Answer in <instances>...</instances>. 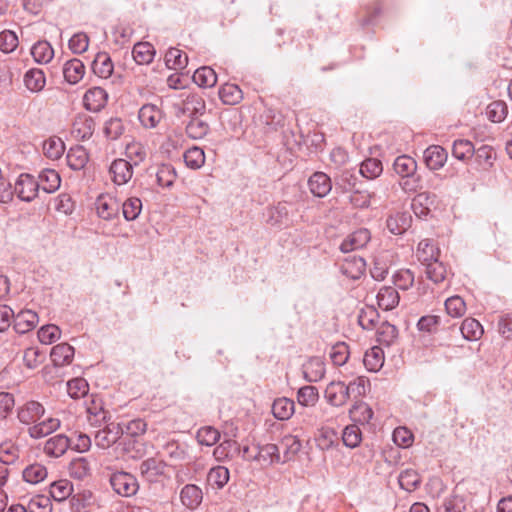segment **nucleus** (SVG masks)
Segmentation results:
<instances>
[{
	"label": "nucleus",
	"instance_id": "nucleus-1",
	"mask_svg": "<svg viewBox=\"0 0 512 512\" xmlns=\"http://www.w3.org/2000/svg\"><path fill=\"white\" fill-rule=\"evenodd\" d=\"M44 414V406L34 400L27 401L17 409L19 422L29 426L28 433L34 439L45 437L60 427V420L57 418L49 417L41 421Z\"/></svg>",
	"mask_w": 512,
	"mask_h": 512
},
{
	"label": "nucleus",
	"instance_id": "nucleus-2",
	"mask_svg": "<svg viewBox=\"0 0 512 512\" xmlns=\"http://www.w3.org/2000/svg\"><path fill=\"white\" fill-rule=\"evenodd\" d=\"M38 190L39 183L30 174H21L15 183V193L22 201H32L37 196Z\"/></svg>",
	"mask_w": 512,
	"mask_h": 512
},
{
	"label": "nucleus",
	"instance_id": "nucleus-3",
	"mask_svg": "<svg viewBox=\"0 0 512 512\" xmlns=\"http://www.w3.org/2000/svg\"><path fill=\"white\" fill-rule=\"evenodd\" d=\"M122 433L123 430L120 424L109 423L103 429L96 432L94 442L99 448L107 449L117 442Z\"/></svg>",
	"mask_w": 512,
	"mask_h": 512
},
{
	"label": "nucleus",
	"instance_id": "nucleus-4",
	"mask_svg": "<svg viewBox=\"0 0 512 512\" xmlns=\"http://www.w3.org/2000/svg\"><path fill=\"white\" fill-rule=\"evenodd\" d=\"M108 93L101 87L88 89L83 97L84 107L91 112L101 111L107 104Z\"/></svg>",
	"mask_w": 512,
	"mask_h": 512
},
{
	"label": "nucleus",
	"instance_id": "nucleus-5",
	"mask_svg": "<svg viewBox=\"0 0 512 512\" xmlns=\"http://www.w3.org/2000/svg\"><path fill=\"white\" fill-rule=\"evenodd\" d=\"M371 239L370 231L366 228H361L349 234L341 243L340 250L343 253H348L354 250L361 249L367 245Z\"/></svg>",
	"mask_w": 512,
	"mask_h": 512
},
{
	"label": "nucleus",
	"instance_id": "nucleus-6",
	"mask_svg": "<svg viewBox=\"0 0 512 512\" xmlns=\"http://www.w3.org/2000/svg\"><path fill=\"white\" fill-rule=\"evenodd\" d=\"M325 398L332 406H343L350 398L349 388L343 382H331L325 389Z\"/></svg>",
	"mask_w": 512,
	"mask_h": 512
},
{
	"label": "nucleus",
	"instance_id": "nucleus-7",
	"mask_svg": "<svg viewBox=\"0 0 512 512\" xmlns=\"http://www.w3.org/2000/svg\"><path fill=\"white\" fill-rule=\"evenodd\" d=\"M96 210L104 220H111L119 213L120 203L116 198L109 195H100L96 200Z\"/></svg>",
	"mask_w": 512,
	"mask_h": 512
},
{
	"label": "nucleus",
	"instance_id": "nucleus-8",
	"mask_svg": "<svg viewBox=\"0 0 512 512\" xmlns=\"http://www.w3.org/2000/svg\"><path fill=\"white\" fill-rule=\"evenodd\" d=\"M110 174L112 175V180L117 185L126 184L133 175V167L125 159H116L110 165Z\"/></svg>",
	"mask_w": 512,
	"mask_h": 512
},
{
	"label": "nucleus",
	"instance_id": "nucleus-9",
	"mask_svg": "<svg viewBox=\"0 0 512 512\" xmlns=\"http://www.w3.org/2000/svg\"><path fill=\"white\" fill-rule=\"evenodd\" d=\"M182 113L187 114L190 118L201 117L206 112V103L203 97L197 93H190L182 102Z\"/></svg>",
	"mask_w": 512,
	"mask_h": 512
},
{
	"label": "nucleus",
	"instance_id": "nucleus-10",
	"mask_svg": "<svg viewBox=\"0 0 512 512\" xmlns=\"http://www.w3.org/2000/svg\"><path fill=\"white\" fill-rule=\"evenodd\" d=\"M14 329L19 334H25L36 327L39 317L32 310H23L14 314Z\"/></svg>",
	"mask_w": 512,
	"mask_h": 512
},
{
	"label": "nucleus",
	"instance_id": "nucleus-11",
	"mask_svg": "<svg viewBox=\"0 0 512 512\" xmlns=\"http://www.w3.org/2000/svg\"><path fill=\"white\" fill-rule=\"evenodd\" d=\"M448 154L446 150L439 145H431L424 151V161L430 170H438L444 166Z\"/></svg>",
	"mask_w": 512,
	"mask_h": 512
},
{
	"label": "nucleus",
	"instance_id": "nucleus-12",
	"mask_svg": "<svg viewBox=\"0 0 512 512\" xmlns=\"http://www.w3.org/2000/svg\"><path fill=\"white\" fill-rule=\"evenodd\" d=\"M310 191L317 197H325L332 189L330 177L324 172H315L308 181Z\"/></svg>",
	"mask_w": 512,
	"mask_h": 512
},
{
	"label": "nucleus",
	"instance_id": "nucleus-13",
	"mask_svg": "<svg viewBox=\"0 0 512 512\" xmlns=\"http://www.w3.org/2000/svg\"><path fill=\"white\" fill-rule=\"evenodd\" d=\"M70 447V440L64 434H57L49 438L44 445V452L51 457L62 456Z\"/></svg>",
	"mask_w": 512,
	"mask_h": 512
},
{
	"label": "nucleus",
	"instance_id": "nucleus-14",
	"mask_svg": "<svg viewBox=\"0 0 512 512\" xmlns=\"http://www.w3.org/2000/svg\"><path fill=\"white\" fill-rule=\"evenodd\" d=\"M25 87L32 93L41 92L46 85L44 71L39 68L29 69L23 77Z\"/></svg>",
	"mask_w": 512,
	"mask_h": 512
},
{
	"label": "nucleus",
	"instance_id": "nucleus-15",
	"mask_svg": "<svg viewBox=\"0 0 512 512\" xmlns=\"http://www.w3.org/2000/svg\"><path fill=\"white\" fill-rule=\"evenodd\" d=\"M139 121L146 128H154L162 119L161 110L153 104L143 105L138 114Z\"/></svg>",
	"mask_w": 512,
	"mask_h": 512
},
{
	"label": "nucleus",
	"instance_id": "nucleus-16",
	"mask_svg": "<svg viewBox=\"0 0 512 512\" xmlns=\"http://www.w3.org/2000/svg\"><path fill=\"white\" fill-rule=\"evenodd\" d=\"M74 352V348L68 343H60L52 348L50 357L55 366L61 367L72 362Z\"/></svg>",
	"mask_w": 512,
	"mask_h": 512
},
{
	"label": "nucleus",
	"instance_id": "nucleus-17",
	"mask_svg": "<svg viewBox=\"0 0 512 512\" xmlns=\"http://www.w3.org/2000/svg\"><path fill=\"white\" fill-rule=\"evenodd\" d=\"M303 372L306 380L317 382L325 374V365L320 357H311L304 365Z\"/></svg>",
	"mask_w": 512,
	"mask_h": 512
},
{
	"label": "nucleus",
	"instance_id": "nucleus-18",
	"mask_svg": "<svg viewBox=\"0 0 512 512\" xmlns=\"http://www.w3.org/2000/svg\"><path fill=\"white\" fill-rule=\"evenodd\" d=\"M85 74V66L79 59H71L64 64L63 75L70 84L78 83Z\"/></svg>",
	"mask_w": 512,
	"mask_h": 512
},
{
	"label": "nucleus",
	"instance_id": "nucleus-19",
	"mask_svg": "<svg viewBox=\"0 0 512 512\" xmlns=\"http://www.w3.org/2000/svg\"><path fill=\"white\" fill-rule=\"evenodd\" d=\"M411 221V215L409 213L402 212L389 216L386 221V225L392 234L400 235L410 227Z\"/></svg>",
	"mask_w": 512,
	"mask_h": 512
},
{
	"label": "nucleus",
	"instance_id": "nucleus-20",
	"mask_svg": "<svg viewBox=\"0 0 512 512\" xmlns=\"http://www.w3.org/2000/svg\"><path fill=\"white\" fill-rule=\"evenodd\" d=\"M399 294L393 287H382L377 294V303L383 310H392L399 303Z\"/></svg>",
	"mask_w": 512,
	"mask_h": 512
},
{
	"label": "nucleus",
	"instance_id": "nucleus-21",
	"mask_svg": "<svg viewBox=\"0 0 512 512\" xmlns=\"http://www.w3.org/2000/svg\"><path fill=\"white\" fill-rule=\"evenodd\" d=\"M113 69L114 66L112 60L110 56L105 52L98 53L92 62L93 72L101 78L106 79L110 77L113 73Z\"/></svg>",
	"mask_w": 512,
	"mask_h": 512
},
{
	"label": "nucleus",
	"instance_id": "nucleus-22",
	"mask_svg": "<svg viewBox=\"0 0 512 512\" xmlns=\"http://www.w3.org/2000/svg\"><path fill=\"white\" fill-rule=\"evenodd\" d=\"M94 127L95 123L91 117L87 115H80L75 118L72 125V131L78 138L87 139L92 136Z\"/></svg>",
	"mask_w": 512,
	"mask_h": 512
},
{
	"label": "nucleus",
	"instance_id": "nucleus-23",
	"mask_svg": "<svg viewBox=\"0 0 512 512\" xmlns=\"http://www.w3.org/2000/svg\"><path fill=\"white\" fill-rule=\"evenodd\" d=\"M39 188L46 193H53L61 184L60 175L53 169H45L39 175Z\"/></svg>",
	"mask_w": 512,
	"mask_h": 512
},
{
	"label": "nucleus",
	"instance_id": "nucleus-24",
	"mask_svg": "<svg viewBox=\"0 0 512 512\" xmlns=\"http://www.w3.org/2000/svg\"><path fill=\"white\" fill-rule=\"evenodd\" d=\"M166 465L163 461L157 460L155 458H149L146 461H144L141 466V475L144 477L152 478L157 476H164L167 478H170V475H168L165 471Z\"/></svg>",
	"mask_w": 512,
	"mask_h": 512
},
{
	"label": "nucleus",
	"instance_id": "nucleus-25",
	"mask_svg": "<svg viewBox=\"0 0 512 512\" xmlns=\"http://www.w3.org/2000/svg\"><path fill=\"white\" fill-rule=\"evenodd\" d=\"M219 97L226 105H236L243 99V92L236 84L226 83L219 89Z\"/></svg>",
	"mask_w": 512,
	"mask_h": 512
},
{
	"label": "nucleus",
	"instance_id": "nucleus-26",
	"mask_svg": "<svg viewBox=\"0 0 512 512\" xmlns=\"http://www.w3.org/2000/svg\"><path fill=\"white\" fill-rule=\"evenodd\" d=\"M209 131L210 126L208 122L203 120L201 117L192 116L186 126V133L188 137L194 140L204 138Z\"/></svg>",
	"mask_w": 512,
	"mask_h": 512
},
{
	"label": "nucleus",
	"instance_id": "nucleus-27",
	"mask_svg": "<svg viewBox=\"0 0 512 512\" xmlns=\"http://www.w3.org/2000/svg\"><path fill=\"white\" fill-rule=\"evenodd\" d=\"M349 416L355 423L367 424L373 417V411L367 403L363 401H357L350 408Z\"/></svg>",
	"mask_w": 512,
	"mask_h": 512
},
{
	"label": "nucleus",
	"instance_id": "nucleus-28",
	"mask_svg": "<svg viewBox=\"0 0 512 512\" xmlns=\"http://www.w3.org/2000/svg\"><path fill=\"white\" fill-rule=\"evenodd\" d=\"M294 402L286 397L274 400L272 405V413L278 420H288L294 413Z\"/></svg>",
	"mask_w": 512,
	"mask_h": 512
},
{
	"label": "nucleus",
	"instance_id": "nucleus-29",
	"mask_svg": "<svg viewBox=\"0 0 512 512\" xmlns=\"http://www.w3.org/2000/svg\"><path fill=\"white\" fill-rule=\"evenodd\" d=\"M155 55V49L149 42H139L134 45L132 50L133 59L140 65L152 62Z\"/></svg>",
	"mask_w": 512,
	"mask_h": 512
},
{
	"label": "nucleus",
	"instance_id": "nucleus-30",
	"mask_svg": "<svg viewBox=\"0 0 512 512\" xmlns=\"http://www.w3.org/2000/svg\"><path fill=\"white\" fill-rule=\"evenodd\" d=\"M66 159L72 170H81L88 162V153L84 147L76 146L68 151Z\"/></svg>",
	"mask_w": 512,
	"mask_h": 512
},
{
	"label": "nucleus",
	"instance_id": "nucleus-31",
	"mask_svg": "<svg viewBox=\"0 0 512 512\" xmlns=\"http://www.w3.org/2000/svg\"><path fill=\"white\" fill-rule=\"evenodd\" d=\"M435 203V196L423 192L416 195L412 200V210L418 217L426 216L430 211V207Z\"/></svg>",
	"mask_w": 512,
	"mask_h": 512
},
{
	"label": "nucleus",
	"instance_id": "nucleus-32",
	"mask_svg": "<svg viewBox=\"0 0 512 512\" xmlns=\"http://www.w3.org/2000/svg\"><path fill=\"white\" fill-rule=\"evenodd\" d=\"M180 497L186 507L194 509L201 503L203 494L198 486L188 484L182 489Z\"/></svg>",
	"mask_w": 512,
	"mask_h": 512
},
{
	"label": "nucleus",
	"instance_id": "nucleus-33",
	"mask_svg": "<svg viewBox=\"0 0 512 512\" xmlns=\"http://www.w3.org/2000/svg\"><path fill=\"white\" fill-rule=\"evenodd\" d=\"M31 55L37 63L46 64L52 60L54 50L48 41H38L32 46Z\"/></svg>",
	"mask_w": 512,
	"mask_h": 512
},
{
	"label": "nucleus",
	"instance_id": "nucleus-34",
	"mask_svg": "<svg viewBox=\"0 0 512 512\" xmlns=\"http://www.w3.org/2000/svg\"><path fill=\"white\" fill-rule=\"evenodd\" d=\"M193 81L199 87L211 88L217 83V75L211 67L203 66L194 72Z\"/></svg>",
	"mask_w": 512,
	"mask_h": 512
},
{
	"label": "nucleus",
	"instance_id": "nucleus-35",
	"mask_svg": "<svg viewBox=\"0 0 512 512\" xmlns=\"http://www.w3.org/2000/svg\"><path fill=\"white\" fill-rule=\"evenodd\" d=\"M393 168L395 172L403 177V176H412L416 173L417 163L416 161L407 155L398 156L393 164Z\"/></svg>",
	"mask_w": 512,
	"mask_h": 512
},
{
	"label": "nucleus",
	"instance_id": "nucleus-36",
	"mask_svg": "<svg viewBox=\"0 0 512 512\" xmlns=\"http://www.w3.org/2000/svg\"><path fill=\"white\" fill-rule=\"evenodd\" d=\"M363 363L367 370L376 372L384 364V353L380 347H372L368 350L363 358Z\"/></svg>",
	"mask_w": 512,
	"mask_h": 512
},
{
	"label": "nucleus",
	"instance_id": "nucleus-37",
	"mask_svg": "<svg viewBox=\"0 0 512 512\" xmlns=\"http://www.w3.org/2000/svg\"><path fill=\"white\" fill-rule=\"evenodd\" d=\"M475 153L474 145L467 139H457L452 146V155L461 161L471 159Z\"/></svg>",
	"mask_w": 512,
	"mask_h": 512
},
{
	"label": "nucleus",
	"instance_id": "nucleus-38",
	"mask_svg": "<svg viewBox=\"0 0 512 512\" xmlns=\"http://www.w3.org/2000/svg\"><path fill=\"white\" fill-rule=\"evenodd\" d=\"M439 249L436 248L429 239H424L419 242L417 249L418 260L422 264L438 259Z\"/></svg>",
	"mask_w": 512,
	"mask_h": 512
},
{
	"label": "nucleus",
	"instance_id": "nucleus-39",
	"mask_svg": "<svg viewBox=\"0 0 512 512\" xmlns=\"http://www.w3.org/2000/svg\"><path fill=\"white\" fill-rule=\"evenodd\" d=\"M460 331L466 340H478L483 334V327L474 318H466L460 327Z\"/></svg>",
	"mask_w": 512,
	"mask_h": 512
},
{
	"label": "nucleus",
	"instance_id": "nucleus-40",
	"mask_svg": "<svg viewBox=\"0 0 512 512\" xmlns=\"http://www.w3.org/2000/svg\"><path fill=\"white\" fill-rule=\"evenodd\" d=\"M20 453V447L12 440H6L0 444V462L14 464Z\"/></svg>",
	"mask_w": 512,
	"mask_h": 512
},
{
	"label": "nucleus",
	"instance_id": "nucleus-41",
	"mask_svg": "<svg viewBox=\"0 0 512 512\" xmlns=\"http://www.w3.org/2000/svg\"><path fill=\"white\" fill-rule=\"evenodd\" d=\"M165 62L170 69H184L188 64V56L178 48H170L165 54Z\"/></svg>",
	"mask_w": 512,
	"mask_h": 512
},
{
	"label": "nucleus",
	"instance_id": "nucleus-42",
	"mask_svg": "<svg viewBox=\"0 0 512 512\" xmlns=\"http://www.w3.org/2000/svg\"><path fill=\"white\" fill-rule=\"evenodd\" d=\"M474 155L476 156V161L480 166L483 167L484 170H489L493 167L494 161L496 159V152L491 146H480L479 148L475 149Z\"/></svg>",
	"mask_w": 512,
	"mask_h": 512
},
{
	"label": "nucleus",
	"instance_id": "nucleus-43",
	"mask_svg": "<svg viewBox=\"0 0 512 512\" xmlns=\"http://www.w3.org/2000/svg\"><path fill=\"white\" fill-rule=\"evenodd\" d=\"M69 475L77 480L90 476L91 467L87 459L76 458L69 464Z\"/></svg>",
	"mask_w": 512,
	"mask_h": 512
},
{
	"label": "nucleus",
	"instance_id": "nucleus-44",
	"mask_svg": "<svg viewBox=\"0 0 512 512\" xmlns=\"http://www.w3.org/2000/svg\"><path fill=\"white\" fill-rule=\"evenodd\" d=\"M74 488L72 482H51L50 495L58 502H62L73 494Z\"/></svg>",
	"mask_w": 512,
	"mask_h": 512
},
{
	"label": "nucleus",
	"instance_id": "nucleus-45",
	"mask_svg": "<svg viewBox=\"0 0 512 512\" xmlns=\"http://www.w3.org/2000/svg\"><path fill=\"white\" fill-rule=\"evenodd\" d=\"M397 335V328L388 322H383L377 328V341L382 345L390 346L396 340Z\"/></svg>",
	"mask_w": 512,
	"mask_h": 512
},
{
	"label": "nucleus",
	"instance_id": "nucleus-46",
	"mask_svg": "<svg viewBox=\"0 0 512 512\" xmlns=\"http://www.w3.org/2000/svg\"><path fill=\"white\" fill-rule=\"evenodd\" d=\"M184 162L191 169H199L205 163V154L202 148L194 146L184 153Z\"/></svg>",
	"mask_w": 512,
	"mask_h": 512
},
{
	"label": "nucleus",
	"instance_id": "nucleus-47",
	"mask_svg": "<svg viewBox=\"0 0 512 512\" xmlns=\"http://www.w3.org/2000/svg\"><path fill=\"white\" fill-rule=\"evenodd\" d=\"M365 261L361 257H353L351 260L346 259L341 269L347 276L357 279L365 270Z\"/></svg>",
	"mask_w": 512,
	"mask_h": 512
},
{
	"label": "nucleus",
	"instance_id": "nucleus-48",
	"mask_svg": "<svg viewBox=\"0 0 512 512\" xmlns=\"http://www.w3.org/2000/svg\"><path fill=\"white\" fill-rule=\"evenodd\" d=\"M426 267L427 278L434 283H440L446 278L447 270L442 262L438 259L424 264Z\"/></svg>",
	"mask_w": 512,
	"mask_h": 512
},
{
	"label": "nucleus",
	"instance_id": "nucleus-49",
	"mask_svg": "<svg viewBox=\"0 0 512 512\" xmlns=\"http://www.w3.org/2000/svg\"><path fill=\"white\" fill-rule=\"evenodd\" d=\"M383 171L382 163L380 160L375 158L366 159L361 163L360 174L367 179H375Z\"/></svg>",
	"mask_w": 512,
	"mask_h": 512
},
{
	"label": "nucleus",
	"instance_id": "nucleus-50",
	"mask_svg": "<svg viewBox=\"0 0 512 512\" xmlns=\"http://www.w3.org/2000/svg\"><path fill=\"white\" fill-rule=\"evenodd\" d=\"M142 210V201L137 197H130L122 204V213L127 221H133L138 218Z\"/></svg>",
	"mask_w": 512,
	"mask_h": 512
},
{
	"label": "nucleus",
	"instance_id": "nucleus-51",
	"mask_svg": "<svg viewBox=\"0 0 512 512\" xmlns=\"http://www.w3.org/2000/svg\"><path fill=\"white\" fill-rule=\"evenodd\" d=\"M64 143L60 138H49L43 143V151L46 157L52 160L59 159L64 153Z\"/></svg>",
	"mask_w": 512,
	"mask_h": 512
},
{
	"label": "nucleus",
	"instance_id": "nucleus-52",
	"mask_svg": "<svg viewBox=\"0 0 512 512\" xmlns=\"http://www.w3.org/2000/svg\"><path fill=\"white\" fill-rule=\"evenodd\" d=\"M89 385L84 378H74L67 382V392L73 399H80L87 395Z\"/></svg>",
	"mask_w": 512,
	"mask_h": 512
},
{
	"label": "nucleus",
	"instance_id": "nucleus-53",
	"mask_svg": "<svg viewBox=\"0 0 512 512\" xmlns=\"http://www.w3.org/2000/svg\"><path fill=\"white\" fill-rule=\"evenodd\" d=\"M289 210L286 203H279L278 205L269 209L268 222L271 225H282L288 222Z\"/></svg>",
	"mask_w": 512,
	"mask_h": 512
},
{
	"label": "nucleus",
	"instance_id": "nucleus-54",
	"mask_svg": "<svg viewBox=\"0 0 512 512\" xmlns=\"http://www.w3.org/2000/svg\"><path fill=\"white\" fill-rule=\"evenodd\" d=\"M507 105L503 101H494L487 107L486 114L494 123L502 122L507 116Z\"/></svg>",
	"mask_w": 512,
	"mask_h": 512
},
{
	"label": "nucleus",
	"instance_id": "nucleus-55",
	"mask_svg": "<svg viewBox=\"0 0 512 512\" xmlns=\"http://www.w3.org/2000/svg\"><path fill=\"white\" fill-rule=\"evenodd\" d=\"M156 177H157V182L160 186L170 187L174 183V181L177 177V174H176L174 167H172L169 164H164L158 168Z\"/></svg>",
	"mask_w": 512,
	"mask_h": 512
},
{
	"label": "nucleus",
	"instance_id": "nucleus-56",
	"mask_svg": "<svg viewBox=\"0 0 512 512\" xmlns=\"http://www.w3.org/2000/svg\"><path fill=\"white\" fill-rule=\"evenodd\" d=\"M318 398L317 388L311 385L300 388L297 393V400L303 406H313Z\"/></svg>",
	"mask_w": 512,
	"mask_h": 512
},
{
	"label": "nucleus",
	"instance_id": "nucleus-57",
	"mask_svg": "<svg viewBox=\"0 0 512 512\" xmlns=\"http://www.w3.org/2000/svg\"><path fill=\"white\" fill-rule=\"evenodd\" d=\"M445 309L450 316L458 318L465 314L466 304L460 296H452L445 301Z\"/></svg>",
	"mask_w": 512,
	"mask_h": 512
},
{
	"label": "nucleus",
	"instance_id": "nucleus-58",
	"mask_svg": "<svg viewBox=\"0 0 512 512\" xmlns=\"http://www.w3.org/2000/svg\"><path fill=\"white\" fill-rule=\"evenodd\" d=\"M61 331L60 329L53 324H48L45 326H42L38 330V339L42 344L49 345L53 342H55L57 339L60 338Z\"/></svg>",
	"mask_w": 512,
	"mask_h": 512
},
{
	"label": "nucleus",
	"instance_id": "nucleus-59",
	"mask_svg": "<svg viewBox=\"0 0 512 512\" xmlns=\"http://www.w3.org/2000/svg\"><path fill=\"white\" fill-rule=\"evenodd\" d=\"M220 439V433L217 429L206 426L197 432V440L201 445L212 446Z\"/></svg>",
	"mask_w": 512,
	"mask_h": 512
},
{
	"label": "nucleus",
	"instance_id": "nucleus-60",
	"mask_svg": "<svg viewBox=\"0 0 512 512\" xmlns=\"http://www.w3.org/2000/svg\"><path fill=\"white\" fill-rule=\"evenodd\" d=\"M21 473L23 480H45L48 476L46 467L39 463L29 465Z\"/></svg>",
	"mask_w": 512,
	"mask_h": 512
},
{
	"label": "nucleus",
	"instance_id": "nucleus-61",
	"mask_svg": "<svg viewBox=\"0 0 512 512\" xmlns=\"http://www.w3.org/2000/svg\"><path fill=\"white\" fill-rule=\"evenodd\" d=\"M342 440L345 446L355 448L361 442V431L357 425L347 426L342 434Z\"/></svg>",
	"mask_w": 512,
	"mask_h": 512
},
{
	"label": "nucleus",
	"instance_id": "nucleus-62",
	"mask_svg": "<svg viewBox=\"0 0 512 512\" xmlns=\"http://www.w3.org/2000/svg\"><path fill=\"white\" fill-rule=\"evenodd\" d=\"M258 461L263 460L264 462L272 463L274 461H280L279 446L275 444H266L259 448L258 454L255 456Z\"/></svg>",
	"mask_w": 512,
	"mask_h": 512
},
{
	"label": "nucleus",
	"instance_id": "nucleus-63",
	"mask_svg": "<svg viewBox=\"0 0 512 512\" xmlns=\"http://www.w3.org/2000/svg\"><path fill=\"white\" fill-rule=\"evenodd\" d=\"M378 318V312L374 308L370 307L361 311L358 316V323L363 329L370 330L376 326Z\"/></svg>",
	"mask_w": 512,
	"mask_h": 512
},
{
	"label": "nucleus",
	"instance_id": "nucleus-64",
	"mask_svg": "<svg viewBox=\"0 0 512 512\" xmlns=\"http://www.w3.org/2000/svg\"><path fill=\"white\" fill-rule=\"evenodd\" d=\"M444 512H464L466 510L465 498L454 493L443 503Z\"/></svg>",
	"mask_w": 512,
	"mask_h": 512
}]
</instances>
